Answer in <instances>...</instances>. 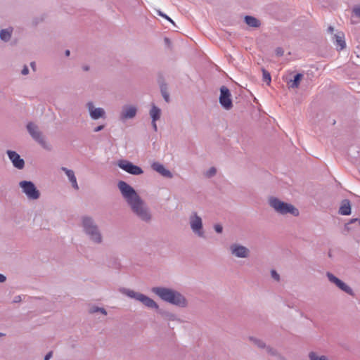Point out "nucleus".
I'll return each mask as SVG.
<instances>
[{"mask_svg":"<svg viewBox=\"0 0 360 360\" xmlns=\"http://www.w3.org/2000/svg\"><path fill=\"white\" fill-rule=\"evenodd\" d=\"M82 227L89 240L94 244L100 245L103 243V236L94 219L89 216L82 217Z\"/></svg>","mask_w":360,"mask_h":360,"instance_id":"7ed1b4c3","label":"nucleus"},{"mask_svg":"<svg viewBox=\"0 0 360 360\" xmlns=\"http://www.w3.org/2000/svg\"><path fill=\"white\" fill-rule=\"evenodd\" d=\"M117 165L120 168L132 175L138 176L143 173L141 167L127 160H120Z\"/></svg>","mask_w":360,"mask_h":360,"instance_id":"9b49d317","label":"nucleus"},{"mask_svg":"<svg viewBox=\"0 0 360 360\" xmlns=\"http://www.w3.org/2000/svg\"><path fill=\"white\" fill-rule=\"evenodd\" d=\"M271 276L272 278H274L276 281H280V275L278 274V272L275 269L271 270Z\"/></svg>","mask_w":360,"mask_h":360,"instance_id":"f704fd0d","label":"nucleus"},{"mask_svg":"<svg viewBox=\"0 0 360 360\" xmlns=\"http://www.w3.org/2000/svg\"><path fill=\"white\" fill-rule=\"evenodd\" d=\"M120 291L129 297L139 301L148 309H155V311H157L159 308V305L156 302L144 294L127 288H122Z\"/></svg>","mask_w":360,"mask_h":360,"instance_id":"39448f33","label":"nucleus"},{"mask_svg":"<svg viewBox=\"0 0 360 360\" xmlns=\"http://www.w3.org/2000/svg\"><path fill=\"white\" fill-rule=\"evenodd\" d=\"M65 56H67V57L70 56V50H65Z\"/></svg>","mask_w":360,"mask_h":360,"instance_id":"5fc2aeb1","label":"nucleus"},{"mask_svg":"<svg viewBox=\"0 0 360 360\" xmlns=\"http://www.w3.org/2000/svg\"><path fill=\"white\" fill-rule=\"evenodd\" d=\"M279 360H288L285 356H282L281 354H278V356Z\"/></svg>","mask_w":360,"mask_h":360,"instance_id":"864d4df0","label":"nucleus"},{"mask_svg":"<svg viewBox=\"0 0 360 360\" xmlns=\"http://www.w3.org/2000/svg\"><path fill=\"white\" fill-rule=\"evenodd\" d=\"M22 301V298L20 295H17L14 297L13 300V303H19Z\"/></svg>","mask_w":360,"mask_h":360,"instance_id":"37998d69","label":"nucleus"},{"mask_svg":"<svg viewBox=\"0 0 360 360\" xmlns=\"http://www.w3.org/2000/svg\"><path fill=\"white\" fill-rule=\"evenodd\" d=\"M6 154L14 167L18 169H22L25 167V161L18 153L14 150H8Z\"/></svg>","mask_w":360,"mask_h":360,"instance_id":"4468645a","label":"nucleus"},{"mask_svg":"<svg viewBox=\"0 0 360 360\" xmlns=\"http://www.w3.org/2000/svg\"><path fill=\"white\" fill-rule=\"evenodd\" d=\"M86 107L88 108L89 115L91 118L94 120H98L100 118L105 117V111L102 108H95L93 102L89 101L86 103Z\"/></svg>","mask_w":360,"mask_h":360,"instance_id":"ddd939ff","label":"nucleus"},{"mask_svg":"<svg viewBox=\"0 0 360 360\" xmlns=\"http://www.w3.org/2000/svg\"><path fill=\"white\" fill-rule=\"evenodd\" d=\"M104 127H105L104 124L98 125V126H97L96 127H95L94 129V132H98V131L103 130L104 129Z\"/></svg>","mask_w":360,"mask_h":360,"instance_id":"79ce46f5","label":"nucleus"},{"mask_svg":"<svg viewBox=\"0 0 360 360\" xmlns=\"http://www.w3.org/2000/svg\"><path fill=\"white\" fill-rule=\"evenodd\" d=\"M269 205L274 211L280 214H290L294 217H297L300 212L297 208L290 203L284 202L276 197H269L268 200Z\"/></svg>","mask_w":360,"mask_h":360,"instance_id":"20e7f679","label":"nucleus"},{"mask_svg":"<svg viewBox=\"0 0 360 360\" xmlns=\"http://www.w3.org/2000/svg\"><path fill=\"white\" fill-rule=\"evenodd\" d=\"M96 312H100L104 315H107V311L103 308V307H97V306H94L92 307L91 308H90L89 309V313L90 314H94V313H96Z\"/></svg>","mask_w":360,"mask_h":360,"instance_id":"c85d7f7f","label":"nucleus"},{"mask_svg":"<svg viewBox=\"0 0 360 360\" xmlns=\"http://www.w3.org/2000/svg\"><path fill=\"white\" fill-rule=\"evenodd\" d=\"M229 249L231 253L238 258H248L250 254L248 248L238 243L231 244Z\"/></svg>","mask_w":360,"mask_h":360,"instance_id":"f8f14e48","label":"nucleus"},{"mask_svg":"<svg viewBox=\"0 0 360 360\" xmlns=\"http://www.w3.org/2000/svg\"><path fill=\"white\" fill-rule=\"evenodd\" d=\"M53 356V352L52 351H50L49 352H48L44 358V360H49Z\"/></svg>","mask_w":360,"mask_h":360,"instance_id":"c03bdc74","label":"nucleus"},{"mask_svg":"<svg viewBox=\"0 0 360 360\" xmlns=\"http://www.w3.org/2000/svg\"><path fill=\"white\" fill-rule=\"evenodd\" d=\"M156 122H157V121H152V122H151V124H152L153 129V130H154L155 131H158V127H157Z\"/></svg>","mask_w":360,"mask_h":360,"instance_id":"49530a36","label":"nucleus"},{"mask_svg":"<svg viewBox=\"0 0 360 360\" xmlns=\"http://www.w3.org/2000/svg\"><path fill=\"white\" fill-rule=\"evenodd\" d=\"M359 218H353V219H351L348 223L345 224V229L347 230V231H349L351 228L349 227V224H354V223H356V221L359 222Z\"/></svg>","mask_w":360,"mask_h":360,"instance_id":"473e14b6","label":"nucleus"},{"mask_svg":"<svg viewBox=\"0 0 360 360\" xmlns=\"http://www.w3.org/2000/svg\"><path fill=\"white\" fill-rule=\"evenodd\" d=\"M158 314H159L160 315H161V316L167 320V321H174L176 319V316L169 311H167V310H165V309H160V307L158 308V309L156 311Z\"/></svg>","mask_w":360,"mask_h":360,"instance_id":"412c9836","label":"nucleus"},{"mask_svg":"<svg viewBox=\"0 0 360 360\" xmlns=\"http://www.w3.org/2000/svg\"><path fill=\"white\" fill-rule=\"evenodd\" d=\"M164 100L165 101V102L167 103H169L170 101V98H169V94H167V95H164L162 96Z\"/></svg>","mask_w":360,"mask_h":360,"instance_id":"09e8293b","label":"nucleus"},{"mask_svg":"<svg viewBox=\"0 0 360 360\" xmlns=\"http://www.w3.org/2000/svg\"><path fill=\"white\" fill-rule=\"evenodd\" d=\"M149 115L151 117L152 121H158V120H160L161 116V110L155 104H153L150 110Z\"/></svg>","mask_w":360,"mask_h":360,"instance_id":"4be33fe9","label":"nucleus"},{"mask_svg":"<svg viewBox=\"0 0 360 360\" xmlns=\"http://www.w3.org/2000/svg\"><path fill=\"white\" fill-rule=\"evenodd\" d=\"M13 31V28L12 27H8L6 29H2L0 31V39L4 42L8 41L11 38Z\"/></svg>","mask_w":360,"mask_h":360,"instance_id":"aec40b11","label":"nucleus"},{"mask_svg":"<svg viewBox=\"0 0 360 360\" xmlns=\"http://www.w3.org/2000/svg\"><path fill=\"white\" fill-rule=\"evenodd\" d=\"M158 83L159 84L162 96L168 94L169 92L167 84L166 83L165 79L162 75H160L158 77Z\"/></svg>","mask_w":360,"mask_h":360,"instance_id":"5701e85b","label":"nucleus"},{"mask_svg":"<svg viewBox=\"0 0 360 360\" xmlns=\"http://www.w3.org/2000/svg\"><path fill=\"white\" fill-rule=\"evenodd\" d=\"M155 12L158 15L164 18L169 22H174V21L170 17H169L167 14L162 13L160 10H156Z\"/></svg>","mask_w":360,"mask_h":360,"instance_id":"2f4dec72","label":"nucleus"},{"mask_svg":"<svg viewBox=\"0 0 360 360\" xmlns=\"http://www.w3.org/2000/svg\"><path fill=\"white\" fill-rule=\"evenodd\" d=\"M217 169L214 167H211L207 172L208 177H212L216 174Z\"/></svg>","mask_w":360,"mask_h":360,"instance_id":"e433bc0d","label":"nucleus"},{"mask_svg":"<svg viewBox=\"0 0 360 360\" xmlns=\"http://www.w3.org/2000/svg\"><path fill=\"white\" fill-rule=\"evenodd\" d=\"M137 112V108L132 105H124L120 114V119L127 120L134 118Z\"/></svg>","mask_w":360,"mask_h":360,"instance_id":"2eb2a0df","label":"nucleus"},{"mask_svg":"<svg viewBox=\"0 0 360 360\" xmlns=\"http://www.w3.org/2000/svg\"><path fill=\"white\" fill-rule=\"evenodd\" d=\"M261 24H247V26L245 27L247 30H251L252 27L257 28L260 26Z\"/></svg>","mask_w":360,"mask_h":360,"instance_id":"58836bf2","label":"nucleus"},{"mask_svg":"<svg viewBox=\"0 0 360 360\" xmlns=\"http://www.w3.org/2000/svg\"><path fill=\"white\" fill-rule=\"evenodd\" d=\"M112 266L113 267L115 268H117L118 266H120V263L118 262L117 259H113V264H112Z\"/></svg>","mask_w":360,"mask_h":360,"instance_id":"de8ad7c7","label":"nucleus"},{"mask_svg":"<svg viewBox=\"0 0 360 360\" xmlns=\"http://www.w3.org/2000/svg\"><path fill=\"white\" fill-rule=\"evenodd\" d=\"M353 13L355 16L360 18V6L354 7L353 9Z\"/></svg>","mask_w":360,"mask_h":360,"instance_id":"ea45409f","label":"nucleus"},{"mask_svg":"<svg viewBox=\"0 0 360 360\" xmlns=\"http://www.w3.org/2000/svg\"><path fill=\"white\" fill-rule=\"evenodd\" d=\"M26 128L31 137L36 142H37L44 149L49 151L52 150L51 145L46 141L42 132L39 131V127L37 124L30 122L27 123Z\"/></svg>","mask_w":360,"mask_h":360,"instance_id":"423d86ee","label":"nucleus"},{"mask_svg":"<svg viewBox=\"0 0 360 360\" xmlns=\"http://www.w3.org/2000/svg\"><path fill=\"white\" fill-rule=\"evenodd\" d=\"M249 339L252 342H253L259 348L264 349L266 347V343L260 339H258L255 337H250Z\"/></svg>","mask_w":360,"mask_h":360,"instance_id":"a878e982","label":"nucleus"},{"mask_svg":"<svg viewBox=\"0 0 360 360\" xmlns=\"http://www.w3.org/2000/svg\"><path fill=\"white\" fill-rule=\"evenodd\" d=\"M189 224L192 231L198 237L203 238L205 231L203 230L202 220L197 212H193L189 217Z\"/></svg>","mask_w":360,"mask_h":360,"instance_id":"1a4fd4ad","label":"nucleus"},{"mask_svg":"<svg viewBox=\"0 0 360 360\" xmlns=\"http://www.w3.org/2000/svg\"><path fill=\"white\" fill-rule=\"evenodd\" d=\"M337 287L351 296L354 297L355 295L353 290L342 281L339 283V285H338Z\"/></svg>","mask_w":360,"mask_h":360,"instance_id":"b1692460","label":"nucleus"},{"mask_svg":"<svg viewBox=\"0 0 360 360\" xmlns=\"http://www.w3.org/2000/svg\"><path fill=\"white\" fill-rule=\"evenodd\" d=\"M220 95L219 102L221 106L226 110H229L233 108L232 96L230 90L226 86H221L219 89Z\"/></svg>","mask_w":360,"mask_h":360,"instance_id":"9d476101","label":"nucleus"},{"mask_svg":"<svg viewBox=\"0 0 360 360\" xmlns=\"http://www.w3.org/2000/svg\"><path fill=\"white\" fill-rule=\"evenodd\" d=\"M21 74L23 75H27L29 74V68L27 65H25L22 68V70L21 71Z\"/></svg>","mask_w":360,"mask_h":360,"instance_id":"a19ab883","label":"nucleus"},{"mask_svg":"<svg viewBox=\"0 0 360 360\" xmlns=\"http://www.w3.org/2000/svg\"><path fill=\"white\" fill-rule=\"evenodd\" d=\"M117 187L131 212L141 221L147 224L150 223L152 220L151 212L136 190L124 181H120L117 183Z\"/></svg>","mask_w":360,"mask_h":360,"instance_id":"f257e3e1","label":"nucleus"},{"mask_svg":"<svg viewBox=\"0 0 360 360\" xmlns=\"http://www.w3.org/2000/svg\"><path fill=\"white\" fill-rule=\"evenodd\" d=\"M19 186L28 199L37 200L39 198L40 192L32 181H21L19 183Z\"/></svg>","mask_w":360,"mask_h":360,"instance_id":"0eeeda50","label":"nucleus"},{"mask_svg":"<svg viewBox=\"0 0 360 360\" xmlns=\"http://www.w3.org/2000/svg\"><path fill=\"white\" fill-rule=\"evenodd\" d=\"M47 19V15L46 14H42L41 16V19L40 20L41 21H44Z\"/></svg>","mask_w":360,"mask_h":360,"instance_id":"603ef678","label":"nucleus"},{"mask_svg":"<svg viewBox=\"0 0 360 360\" xmlns=\"http://www.w3.org/2000/svg\"><path fill=\"white\" fill-rule=\"evenodd\" d=\"M30 66L32 68V69L34 70V71H36L37 68H36V63L35 62L32 61L30 63Z\"/></svg>","mask_w":360,"mask_h":360,"instance_id":"8fccbe9b","label":"nucleus"},{"mask_svg":"<svg viewBox=\"0 0 360 360\" xmlns=\"http://www.w3.org/2000/svg\"><path fill=\"white\" fill-rule=\"evenodd\" d=\"M328 33L331 34V41L336 46V49L340 51L346 48L345 40V33L340 30H335L333 26H329L327 29Z\"/></svg>","mask_w":360,"mask_h":360,"instance_id":"6e6552de","label":"nucleus"},{"mask_svg":"<svg viewBox=\"0 0 360 360\" xmlns=\"http://www.w3.org/2000/svg\"><path fill=\"white\" fill-rule=\"evenodd\" d=\"M262 71L263 81L264 82H266L267 84H269L271 81V74L269 73V71H267L264 68H262Z\"/></svg>","mask_w":360,"mask_h":360,"instance_id":"cd10ccee","label":"nucleus"},{"mask_svg":"<svg viewBox=\"0 0 360 360\" xmlns=\"http://www.w3.org/2000/svg\"><path fill=\"white\" fill-rule=\"evenodd\" d=\"M151 291L161 300L179 307L188 305L186 298L179 291L165 287H153Z\"/></svg>","mask_w":360,"mask_h":360,"instance_id":"f03ea898","label":"nucleus"},{"mask_svg":"<svg viewBox=\"0 0 360 360\" xmlns=\"http://www.w3.org/2000/svg\"><path fill=\"white\" fill-rule=\"evenodd\" d=\"M82 70L85 72L89 71L90 70L89 65H85L82 66Z\"/></svg>","mask_w":360,"mask_h":360,"instance_id":"3c124183","label":"nucleus"},{"mask_svg":"<svg viewBox=\"0 0 360 360\" xmlns=\"http://www.w3.org/2000/svg\"><path fill=\"white\" fill-rule=\"evenodd\" d=\"M326 276L330 282L334 283L336 286L339 285V283L342 281L340 278L336 277L335 275H333L330 272L326 273Z\"/></svg>","mask_w":360,"mask_h":360,"instance_id":"bb28decb","label":"nucleus"},{"mask_svg":"<svg viewBox=\"0 0 360 360\" xmlns=\"http://www.w3.org/2000/svg\"><path fill=\"white\" fill-rule=\"evenodd\" d=\"M61 170L63 171L65 173V174L68 176L69 181H70V183L72 184V186L75 189H77V190L79 189V186H78V184L77 182V179L75 175V172L72 170L69 169L64 167H61Z\"/></svg>","mask_w":360,"mask_h":360,"instance_id":"a211bd4d","label":"nucleus"},{"mask_svg":"<svg viewBox=\"0 0 360 360\" xmlns=\"http://www.w3.org/2000/svg\"><path fill=\"white\" fill-rule=\"evenodd\" d=\"M303 74L297 73L294 75L293 79H290L288 81V86L289 89H297L299 87L300 82L303 79Z\"/></svg>","mask_w":360,"mask_h":360,"instance_id":"6ab92c4d","label":"nucleus"},{"mask_svg":"<svg viewBox=\"0 0 360 360\" xmlns=\"http://www.w3.org/2000/svg\"><path fill=\"white\" fill-rule=\"evenodd\" d=\"M6 281V276L0 274V283H4Z\"/></svg>","mask_w":360,"mask_h":360,"instance_id":"a18cd8bd","label":"nucleus"},{"mask_svg":"<svg viewBox=\"0 0 360 360\" xmlns=\"http://www.w3.org/2000/svg\"><path fill=\"white\" fill-rule=\"evenodd\" d=\"M275 53L277 56H283L284 51H283V48L277 47L275 50Z\"/></svg>","mask_w":360,"mask_h":360,"instance_id":"4c0bfd02","label":"nucleus"},{"mask_svg":"<svg viewBox=\"0 0 360 360\" xmlns=\"http://www.w3.org/2000/svg\"><path fill=\"white\" fill-rule=\"evenodd\" d=\"M328 257H332V254H331V252H330V251H329V252H328Z\"/></svg>","mask_w":360,"mask_h":360,"instance_id":"6e6d98bb","label":"nucleus"},{"mask_svg":"<svg viewBox=\"0 0 360 360\" xmlns=\"http://www.w3.org/2000/svg\"><path fill=\"white\" fill-rule=\"evenodd\" d=\"M164 43H165V47L167 49H168L169 50H172V41H171V40L168 37H165L164 38Z\"/></svg>","mask_w":360,"mask_h":360,"instance_id":"72a5a7b5","label":"nucleus"},{"mask_svg":"<svg viewBox=\"0 0 360 360\" xmlns=\"http://www.w3.org/2000/svg\"><path fill=\"white\" fill-rule=\"evenodd\" d=\"M309 360H329L326 355L319 356L315 352H310L308 354Z\"/></svg>","mask_w":360,"mask_h":360,"instance_id":"393cba45","label":"nucleus"},{"mask_svg":"<svg viewBox=\"0 0 360 360\" xmlns=\"http://www.w3.org/2000/svg\"><path fill=\"white\" fill-rule=\"evenodd\" d=\"M266 349L267 353L271 356H278V355L279 354V353L278 352V351L276 349H274L270 346H266Z\"/></svg>","mask_w":360,"mask_h":360,"instance_id":"7c9ffc66","label":"nucleus"},{"mask_svg":"<svg viewBox=\"0 0 360 360\" xmlns=\"http://www.w3.org/2000/svg\"><path fill=\"white\" fill-rule=\"evenodd\" d=\"M151 167L154 171L157 172L164 177L168 179H172L173 177L172 173L169 169H166L162 164L158 162H153L151 165Z\"/></svg>","mask_w":360,"mask_h":360,"instance_id":"dca6fc26","label":"nucleus"},{"mask_svg":"<svg viewBox=\"0 0 360 360\" xmlns=\"http://www.w3.org/2000/svg\"><path fill=\"white\" fill-rule=\"evenodd\" d=\"M214 229L217 233H221L223 232V226L220 224H214Z\"/></svg>","mask_w":360,"mask_h":360,"instance_id":"c9c22d12","label":"nucleus"},{"mask_svg":"<svg viewBox=\"0 0 360 360\" xmlns=\"http://www.w3.org/2000/svg\"><path fill=\"white\" fill-rule=\"evenodd\" d=\"M351 202L348 199H344L341 202L338 213L341 215L347 216L351 214Z\"/></svg>","mask_w":360,"mask_h":360,"instance_id":"f3484780","label":"nucleus"},{"mask_svg":"<svg viewBox=\"0 0 360 360\" xmlns=\"http://www.w3.org/2000/svg\"><path fill=\"white\" fill-rule=\"evenodd\" d=\"M4 335H5V334L0 333V336H4Z\"/></svg>","mask_w":360,"mask_h":360,"instance_id":"4d7b16f0","label":"nucleus"},{"mask_svg":"<svg viewBox=\"0 0 360 360\" xmlns=\"http://www.w3.org/2000/svg\"><path fill=\"white\" fill-rule=\"evenodd\" d=\"M240 18H243V22H259L256 18L252 15H241Z\"/></svg>","mask_w":360,"mask_h":360,"instance_id":"c756f323","label":"nucleus"}]
</instances>
